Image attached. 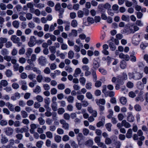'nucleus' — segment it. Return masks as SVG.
<instances>
[{
	"label": "nucleus",
	"instance_id": "nucleus-1",
	"mask_svg": "<svg viewBox=\"0 0 148 148\" xmlns=\"http://www.w3.org/2000/svg\"><path fill=\"white\" fill-rule=\"evenodd\" d=\"M128 75L129 79H132L135 80H139L143 77L142 74L138 72L129 73Z\"/></svg>",
	"mask_w": 148,
	"mask_h": 148
},
{
	"label": "nucleus",
	"instance_id": "nucleus-2",
	"mask_svg": "<svg viewBox=\"0 0 148 148\" xmlns=\"http://www.w3.org/2000/svg\"><path fill=\"white\" fill-rule=\"evenodd\" d=\"M140 35L138 34L134 35L132 38V43L134 45H138L140 41Z\"/></svg>",
	"mask_w": 148,
	"mask_h": 148
},
{
	"label": "nucleus",
	"instance_id": "nucleus-3",
	"mask_svg": "<svg viewBox=\"0 0 148 148\" xmlns=\"http://www.w3.org/2000/svg\"><path fill=\"white\" fill-rule=\"evenodd\" d=\"M91 72L89 71V70H88L85 71V76H89L92 73L93 78L95 81H96L97 79V76L96 71L92 69H91Z\"/></svg>",
	"mask_w": 148,
	"mask_h": 148
},
{
	"label": "nucleus",
	"instance_id": "nucleus-4",
	"mask_svg": "<svg viewBox=\"0 0 148 148\" xmlns=\"http://www.w3.org/2000/svg\"><path fill=\"white\" fill-rule=\"evenodd\" d=\"M36 43V38L34 36H31L30 38L29 41L28 43L29 46L30 47L34 46Z\"/></svg>",
	"mask_w": 148,
	"mask_h": 148
},
{
	"label": "nucleus",
	"instance_id": "nucleus-5",
	"mask_svg": "<svg viewBox=\"0 0 148 148\" xmlns=\"http://www.w3.org/2000/svg\"><path fill=\"white\" fill-rule=\"evenodd\" d=\"M39 64L41 66H45L46 64V59L45 57L40 56L38 59Z\"/></svg>",
	"mask_w": 148,
	"mask_h": 148
},
{
	"label": "nucleus",
	"instance_id": "nucleus-6",
	"mask_svg": "<svg viewBox=\"0 0 148 148\" xmlns=\"http://www.w3.org/2000/svg\"><path fill=\"white\" fill-rule=\"evenodd\" d=\"M4 132L8 136L12 135L13 132V129L10 127H7L4 129Z\"/></svg>",
	"mask_w": 148,
	"mask_h": 148
},
{
	"label": "nucleus",
	"instance_id": "nucleus-7",
	"mask_svg": "<svg viewBox=\"0 0 148 148\" xmlns=\"http://www.w3.org/2000/svg\"><path fill=\"white\" fill-rule=\"evenodd\" d=\"M60 123L62 125V127L66 130H68L69 128V125L64 120L62 119L60 121Z\"/></svg>",
	"mask_w": 148,
	"mask_h": 148
},
{
	"label": "nucleus",
	"instance_id": "nucleus-8",
	"mask_svg": "<svg viewBox=\"0 0 148 148\" xmlns=\"http://www.w3.org/2000/svg\"><path fill=\"white\" fill-rule=\"evenodd\" d=\"M143 94V92H140L138 94V96L135 98V101L136 102L140 101V102H143L144 100L142 95Z\"/></svg>",
	"mask_w": 148,
	"mask_h": 148
},
{
	"label": "nucleus",
	"instance_id": "nucleus-9",
	"mask_svg": "<svg viewBox=\"0 0 148 148\" xmlns=\"http://www.w3.org/2000/svg\"><path fill=\"white\" fill-rule=\"evenodd\" d=\"M96 103L98 106L104 105L106 103V101L104 99H96L95 100Z\"/></svg>",
	"mask_w": 148,
	"mask_h": 148
},
{
	"label": "nucleus",
	"instance_id": "nucleus-10",
	"mask_svg": "<svg viewBox=\"0 0 148 148\" xmlns=\"http://www.w3.org/2000/svg\"><path fill=\"white\" fill-rule=\"evenodd\" d=\"M11 40L14 43H16L20 41L19 38L17 37L15 35H13L12 36L11 38Z\"/></svg>",
	"mask_w": 148,
	"mask_h": 148
},
{
	"label": "nucleus",
	"instance_id": "nucleus-11",
	"mask_svg": "<svg viewBox=\"0 0 148 148\" xmlns=\"http://www.w3.org/2000/svg\"><path fill=\"white\" fill-rule=\"evenodd\" d=\"M119 57L120 58L123 59L127 61H128L130 59V57L128 55H125L123 53H121L119 54Z\"/></svg>",
	"mask_w": 148,
	"mask_h": 148
},
{
	"label": "nucleus",
	"instance_id": "nucleus-12",
	"mask_svg": "<svg viewBox=\"0 0 148 148\" xmlns=\"http://www.w3.org/2000/svg\"><path fill=\"white\" fill-rule=\"evenodd\" d=\"M15 130L17 133H22L27 131L26 128L24 127L21 128L18 127L16 128L15 129Z\"/></svg>",
	"mask_w": 148,
	"mask_h": 148
},
{
	"label": "nucleus",
	"instance_id": "nucleus-13",
	"mask_svg": "<svg viewBox=\"0 0 148 148\" xmlns=\"http://www.w3.org/2000/svg\"><path fill=\"white\" fill-rule=\"evenodd\" d=\"M82 72V71L79 68H76L75 71L74 73L73 74V76L74 77H77Z\"/></svg>",
	"mask_w": 148,
	"mask_h": 148
},
{
	"label": "nucleus",
	"instance_id": "nucleus-14",
	"mask_svg": "<svg viewBox=\"0 0 148 148\" xmlns=\"http://www.w3.org/2000/svg\"><path fill=\"white\" fill-rule=\"evenodd\" d=\"M137 134L139 136H140L139 138V140H144L145 137L144 136H143V132L141 130H139L138 131Z\"/></svg>",
	"mask_w": 148,
	"mask_h": 148
},
{
	"label": "nucleus",
	"instance_id": "nucleus-15",
	"mask_svg": "<svg viewBox=\"0 0 148 148\" xmlns=\"http://www.w3.org/2000/svg\"><path fill=\"white\" fill-rule=\"evenodd\" d=\"M121 125L122 126H124L126 128H129L131 126L130 124L129 123L127 122L125 120H123L122 121Z\"/></svg>",
	"mask_w": 148,
	"mask_h": 148
},
{
	"label": "nucleus",
	"instance_id": "nucleus-16",
	"mask_svg": "<svg viewBox=\"0 0 148 148\" xmlns=\"http://www.w3.org/2000/svg\"><path fill=\"white\" fill-rule=\"evenodd\" d=\"M93 144V141L92 139H89L86 141L84 143L85 145L88 147L91 146Z\"/></svg>",
	"mask_w": 148,
	"mask_h": 148
},
{
	"label": "nucleus",
	"instance_id": "nucleus-17",
	"mask_svg": "<svg viewBox=\"0 0 148 148\" xmlns=\"http://www.w3.org/2000/svg\"><path fill=\"white\" fill-rule=\"evenodd\" d=\"M20 94L18 92L15 93L14 95L11 97V99L13 100H16L17 99H19L20 98Z\"/></svg>",
	"mask_w": 148,
	"mask_h": 148
},
{
	"label": "nucleus",
	"instance_id": "nucleus-18",
	"mask_svg": "<svg viewBox=\"0 0 148 148\" xmlns=\"http://www.w3.org/2000/svg\"><path fill=\"white\" fill-rule=\"evenodd\" d=\"M132 131L131 129H129L126 134V137L128 138H130L132 137Z\"/></svg>",
	"mask_w": 148,
	"mask_h": 148
},
{
	"label": "nucleus",
	"instance_id": "nucleus-19",
	"mask_svg": "<svg viewBox=\"0 0 148 148\" xmlns=\"http://www.w3.org/2000/svg\"><path fill=\"white\" fill-rule=\"evenodd\" d=\"M70 143L71 146L73 148H78V145L73 140L70 141Z\"/></svg>",
	"mask_w": 148,
	"mask_h": 148
},
{
	"label": "nucleus",
	"instance_id": "nucleus-20",
	"mask_svg": "<svg viewBox=\"0 0 148 148\" xmlns=\"http://www.w3.org/2000/svg\"><path fill=\"white\" fill-rule=\"evenodd\" d=\"M6 106L10 111H14V106L12 104H11L9 102H8L6 103Z\"/></svg>",
	"mask_w": 148,
	"mask_h": 148
},
{
	"label": "nucleus",
	"instance_id": "nucleus-21",
	"mask_svg": "<svg viewBox=\"0 0 148 148\" xmlns=\"http://www.w3.org/2000/svg\"><path fill=\"white\" fill-rule=\"evenodd\" d=\"M31 129L30 130V132L33 134L35 132V130L37 128V126L36 124H32L30 125Z\"/></svg>",
	"mask_w": 148,
	"mask_h": 148
},
{
	"label": "nucleus",
	"instance_id": "nucleus-22",
	"mask_svg": "<svg viewBox=\"0 0 148 148\" xmlns=\"http://www.w3.org/2000/svg\"><path fill=\"white\" fill-rule=\"evenodd\" d=\"M127 64L125 61L123 60L120 62V66L122 69H125L127 67Z\"/></svg>",
	"mask_w": 148,
	"mask_h": 148
},
{
	"label": "nucleus",
	"instance_id": "nucleus-23",
	"mask_svg": "<svg viewBox=\"0 0 148 148\" xmlns=\"http://www.w3.org/2000/svg\"><path fill=\"white\" fill-rule=\"evenodd\" d=\"M58 104L57 103H52L51 107L52 110L54 111H56L58 110Z\"/></svg>",
	"mask_w": 148,
	"mask_h": 148
},
{
	"label": "nucleus",
	"instance_id": "nucleus-24",
	"mask_svg": "<svg viewBox=\"0 0 148 148\" xmlns=\"http://www.w3.org/2000/svg\"><path fill=\"white\" fill-rule=\"evenodd\" d=\"M8 141V139L5 136L1 137V142L2 144H4L7 143Z\"/></svg>",
	"mask_w": 148,
	"mask_h": 148
},
{
	"label": "nucleus",
	"instance_id": "nucleus-25",
	"mask_svg": "<svg viewBox=\"0 0 148 148\" xmlns=\"http://www.w3.org/2000/svg\"><path fill=\"white\" fill-rule=\"evenodd\" d=\"M74 97L72 95L69 96L67 98V100L69 103H73L74 101Z\"/></svg>",
	"mask_w": 148,
	"mask_h": 148
},
{
	"label": "nucleus",
	"instance_id": "nucleus-26",
	"mask_svg": "<svg viewBox=\"0 0 148 148\" xmlns=\"http://www.w3.org/2000/svg\"><path fill=\"white\" fill-rule=\"evenodd\" d=\"M78 22L75 19L72 20L71 23V25L73 27H76L78 26Z\"/></svg>",
	"mask_w": 148,
	"mask_h": 148
},
{
	"label": "nucleus",
	"instance_id": "nucleus-27",
	"mask_svg": "<svg viewBox=\"0 0 148 148\" xmlns=\"http://www.w3.org/2000/svg\"><path fill=\"white\" fill-rule=\"evenodd\" d=\"M65 23L66 24L65 26V30L66 31H69L70 29V23L68 21H65Z\"/></svg>",
	"mask_w": 148,
	"mask_h": 148
},
{
	"label": "nucleus",
	"instance_id": "nucleus-28",
	"mask_svg": "<svg viewBox=\"0 0 148 148\" xmlns=\"http://www.w3.org/2000/svg\"><path fill=\"white\" fill-rule=\"evenodd\" d=\"M134 52H133L130 55V60L133 62H135L136 61V58L134 56Z\"/></svg>",
	"mask_w": 148,
	"mask_h": 148
},
{
	"label": "nucleus",
	"instance_id": "nucleus-29",
	"mask_svg": "<svg viewBox=\"0 0 148 148\" xmlns=\"http://www.w3.org/2000/svg\"><path fill=\"white\" fill-rule=\"evenodd\" d=\"M134 120V118L133 115L131 114H130L127 118V120L129 122H132Z\"/></svg>",
	"mask_w": 148,
	"mask_h": 148
},
{
	"label": "nucleus",
	"instance_id": "nucleus-30",
	"mask_svg": "<svg viewBox=\"0 0 148 148\" xmlns=\"http://www.w3.org/2000/svg\"><path fill=\"white\" fill-rule=\"evenodd\" d=\"M121 19L123 21L126 22H129L130 20V17L128 16L123 15L121 17Z\"/></svg>",
	"mask_w": 148,
	"mask_h": 148
},
{
	"label": "nucleus",
	"instance_id": "nucleus-31",
	"mask_svg": "<svg viewBox=\"0 0 148 148\" xmlns=\"http://www.w3.org/2000/svg\"><path fill=\"white\" fill-rule=\"evenodd\" d=\"M41 91V88L39 86H37L33 90V92L36 94H39Z\"/></svg>",
	"mask_w": 148,
	"mask_h": 148
},
{
	"label": "nucleus",
	"instance_id": "nucleus-32",
	"mask_svg": "<svg viewBox=\"0 0 148 148\" xmlns=\"http://www.w3.org/2000/svg\"><path fill=\"white\" fill-rule=\"evenodd\" d=\"M44 144V142L42 140H39L37 142L36 146L38 148H41Z\"/></svg>",
	"mask_w": 148,
	"mask_h": 148
},
{
	"label": "nucleus",
	"instance_id": "nucleus-33",
	"mask_svg": "<svg viewBox=\"0 0 148 148\" xmlns=\"http://www.w3.org/2000/svg\"><path fill=\"white\" fill-rule=\"evenodd\" d=\"M74 56V53L73 51H70L68 53V57L69 59L73 58Z\"/></svg>",
	"mask_w": 148,
	"mask_h": 148
},
{
	"label": "nucleus",
	"instance_id": "nucleus-34",
	"mask_svg": "<svg viewBox=\"0 0 148 148\" xmlns=\"http://www.w3.org/2000/svg\"><path fill=\"white\" fill-rule=\"evenodd\" d=\"M36 100L39 102H42L43 100V98L42 96L40 95H37L36 97Z\"/></svg>",
	"mask_w": 148,
	"mask_h": 148
},
{
	"label": "nucleus",
	"instance_id": "nucleus-35",
	"mask_svg": "<svg viewBox=\"0 0 148 148\" xmlns=\"http://www.w3.org/2000/svg\"><path fill=\"white\" fill-rule=\"evenodd\" d=\"M62 137L61 136L58 135L55 136L54 140L55 141L58 143H60Z\"/></svg>",
	"mask_w": 148,
	"mask_h": 148
},
{
	"label": "nucleus",
	"instance_id": "nucleus-36",
	"mask_svg": "<svg viewBox=\"0 0 148 148\" xmlns=\"http://www.w3.org/2000/svg\"><path fill=\"white\" fill-rule=\"evenodd\" d=\"M112 126V125L110 123H108L105 125L106 128L109 132H111V127Z\"/></svg>",
	"mask_w": 148,
	"mask_h": 148
},
{
	"label": "nucleus",
	"instance_id": "nucleus-37",
	"mask_svg": "<svg viewBox=\"0 0 148 148\" xmlns=\"http://www.w3.org/2000/svg\"><path fill=\"white\" fill-rule=\"evenodd\" d=\"M120 101L122 104L125 105L127 102V99L125 97H122L120 98Z\"/></svg>",
	"mask_w": 148,
	"mask_h": 148
},
{
	"label": "nucleus",
	"instance_id": "nucleus-38",
	"mask_svg": "<svg viewBox=\"0 0 148 148\" xmlns=\"http://www.w3.org/2000/svg\"><path fill=\"white\" fill-rule=\"evenodd\" d=\"M58 11L59 13L58 15L59 18H63V14L64 12V10L63 9L61 8Z\"/></svg>",
	"mask_w": 148,
	"mask_h": 148
},
{
	"label": "nucleus",
	"instance_id": "nucleus-39",
	"mask_svg": "<svg viewBox=\"0 0 148 148\" xmlns=\"http://www.w3.org/2000/svg\"><path fill=\"white\" fill-rule=\"evenodd\" d=\"M65 69L66 71L69 73H72L73 71V69L69 65L66 66L65 68Z\"/></svg>",
	"mask_w": 148,
	"mask_h": 148
},
{
	"label": "nucleus",
	"instance_id": "nucleus-40",
	"mask_svg": "<svg viewBox=\"0 0 148 148\" xmlns=\"http://www.w3.org/2000/svg\"><path fill=\"white\" fill-rule=\"evenodd\" d=\"M89 130L86 128H84L82 129V133L85 136H87L89 134Z\"/></svg>",
	"mask_w": 148,
	"mask_h": 148
},
{
	"label": "nucleus",
	"instance_id": "nucleus-41",
	"mask_svg": "<svg viewBox=\"0 0 148 148\" xmlns=\"http://www.w3.org/2000/svg\"><path fill=\"white\" fill-rule=\"evenodd\" d=\"M148 46V43L143 42H141L140 45V48L143 49H145Z\"/></svg>",
	"mask_w": 148,
	"mask_h": 148
},
{
	"label": "nucleus",
	"instance_id": "nucleus-42",
	"mask_svg": "<svg viewBox=\"0 0 148 148\" xmlns=\"http://www.w3.org/2000/svg\"><path fill=\"white\" fill-rule=\"evenodd\" d=\"M49 50L52 54H55L56 52V48L53 46H50L49 47Z\"/></svg>",
	"mask_w": 148,
	"mask_h": 148
},
{
	"label": "nucleus",
	"instance_id": "nucleus-43",
	"mask_svg": "<svg viewBox=\"0 0 148 148\" xmlns=\"http://www.w3.org/2000/svg\"><path fill=\"white\" fill-rule=\"evenodd\" d=\"M114 145L116 148H120L121 145V143L119 140L115 141L114 143Z\"/></svg>",
	"mask_w": 148,
	"mask_h": 148
},
{
	"label": "nucleus",
	"instance_id": "nucleus-44",
	"mask_svg": "<svg viewBox=\"0 0 148 148\" xmlns=\"http://www.w3.org/2000/svg\"><path fill=\"white\" fill-rule=\"evenodd\" d=\"M79 81L81 84L83 86L85 85L86 82V79L84 77H80L79 79Z\"/></svg>",
	"mask_w": 148,
	"mask_h": 148
},
{
	"label": "nucleus",
	"instance_id": "nucleus-45",
	"mask_svg": "<svg viewBox=\"0 0 148 148\" xmlns=\"http://www.w3.org/2000/svg\"><path fill=\"white\" fill-rule=\"evenodd\" d=\"M33 52V50L32 48H29L27 50V51L26 53V55L27 56H30Z\"/></svg>",
	"mask_w": 148,
	"mask_h": 148
},
{
	"label": "nucleus",
	"instance_id": "nucleus-46",
	"mask_svg": "<svg viewBox=\"0 0 148 148\" xmlns=\"http://www.w3.org/2000/svg\"><path fill=\"white\" fill-rule=\"evenodd\" d=\"M21 114L22 117L23 118H25L28 117V114L25 111H21Z\"/></svg>",
	"mask_w": 148,
	"mask_h": 148
},
{
	"label": "nucleus",
	"instance_id": "nucleus-47",
	"mask_svg": "<svg viewBox=\"0 0 148 148\" xmlns=\"http://www.w3.org/2000/svg\"><path fill=\"white\" fill-rule=\"evenodd\" d=\"M38 121L40 125H43L45 123V121L41 117H39L38 118Z\"/></svg>",
	"mask_w": 148,
	"mask_h": 148
},
{
	"label": "nucleus",
	"instance_id": "nucleus-48",
	"mask_svg": "<svg viewBox=\"0 0 148 148\" xmlns=\"http://www.w3.org/2000/svg\"><path fill=\"white\" fill-rule=\"evenodd\" d=\"M12 25L14 27L18 28L19 27V23L18 21H15L12 22Z\"/></svg>",
	"mask_w": 148,
	"mask_h": 148
},
{
	"label": "nucleus",
	"instance_id": "nucleus-49",
	"mask_svg": "<svg viewBox=\"0 0 148 148\" xmlns=\"http://www.w3.org/2000/svg\"><path fill=\"white\" fill-rule=\"evenodd\" d=\"M5 74L6 76L8 77H11L12 75V71L10 70H7L5 71Z\"/></svg>",
	"mask_w": 148,
	"mask_h": 148
},
{
	"label": "nucleus",
	"instance_id": "nucleus-50",
	"mask_svg": "<svg viewBox=\"0 0 148 148\" xmlns=\"http://www.w3.org/2000/svg\"><path fill=\"white\" fill-rule=\"evenodd\" d=\"M1 54L3 56H5L8 54L9 53L8 51L6 49H3L1 51Z\"/></svg>",
	"mask_w": 148,
	"mask_h": 148
},
{
	"label": "nucleus",
	"instance_id": "nucleus-51",
	"mask_svg": "<svg viewBox=\"0 0 148 148\" xmlns=\"http://www.w3.org/2000/svg\"><path fill=\"white\" fill-rule=\"evenodd\" d=\"M48 57H49L50 60L52 61H54L56 58V56L54 54L51 53V55L48 56Z\"/></svg>",
	"mask_w": 148,
	"mask_h": 148
},
{
	"label": "nucleus",
	"instance_id": "nucleus-52",
	"mask_svg": "<svg viewBox=\"0 0 148 148\" xmlns=\"http://www.w3.org/2000/svg\"><path fill=\"white\" fill-rule=\"evenodd\" d=\"M105 142L106 144L108 145L111 144L112 140L110 138L108 137L105 138Z\"/></svg>",
	"mask_w": 148,
	"mask_h": 148
},
{
	"label": "nucleus",
	"instance_id": "nucleus-53",
	"mask_svg": "<svg viewBox=\"0 0 148 148\" xmlns=\"http://www.w3.org/2000/svg\"><path fill=\"white\" fill-rule=\"evenodd\" d=\"M92 65L93 68L95 69H97L99 66L98 62L96 61H95L93 62Z\"/></svg>",
	"mask_w": 148,
	"mask_h": 148
},
{
	"label": "nucleus",
	"instance_id": "nucleus-54",
	"mask_svg": "<svg viewBox=\"0 0 148 148\" xmlns=\"http://www.w3.org/2000/svg\"><path fill=\"white\" fill-rule=\"evenodd\" d=\"M32 70L33 71L36 72L37 73L40 74L41 73V71L38 68L36 67H32Z\"/></svg>",
	"mask_w": 148,
	"mask_h": 148
},
{
	"label": "nucleus",
	"instance_id": "nucleus-55",
	"mask_svg": "<svg viewBox=\"0 0 148 148\" xmlns=\"http://www.w3.org/2000/svg\"><path fill=\"white\" fill-rule=\"evenodd\" d=\"M114 95V92L113 91H108L106 95L107 96H108L110 97H113Z\"/></svg>",
	"mask_w": 148,
	"mask_h": 148
},
{
	"label": "nucleus",
	"instance_id": "nucleus-56",
	"mask_svg": "<svg viewBox=\"0 0 148 148\" xmlns=\"http://www.w3.org/2000/svg\"><path fill=\"white\" fill-rule=\"evenodd\" d=\"M8 124L7 121L5 120H2L0 121V125L2 126H6Z\"/></svg>",
	"mask_w": 148,
	"mask_h": 148
},
{
	"label": "nucleus",
	"instance_id": "nucleus-57",
	"mask_svg": "<svg viewBox=\"0 0 148 148\" xmlns=\"http://www.w3.org/2000/svg\"><path fill=\"white\" fill-rule=\"evenodd\" d=\"M20 77L23 79H26L27 77V74L24 72L21 73L20 75Z\"/></svg>",
	"mask_w": 148,
	"mask_h": 148
},
{
	"label": "nucleus",
	"instance_id": "nucleus-58",
	"mask_svg": "<svg viewBox=\"0 0 148 148\" xmlns=\"http://www.w3.org/2000/svg\"><path fill=\"white\" fill-rule=\"evenodd\" d=\"M47 137L49 138H53V135L52 133L48 131L46 132Z\"/></svg>",
	"mask_w": 148,
	"mask_h": 148
},
{
	"label": "nucleus",
	"instance_id": "nucleus-59",
	"mask_svg": "<svg viewBox=\"0 0 148 148\" xmlns=\"http://www.w3.org/2000/svg\"><path fill=\"white\" fill-rule=\"evenodd\" d=\"M0 82L3 87H5L8 84V82L5 80H2Z\"/></svg>",
	"mask_w": 148,
	"mask_h": 148
},
{
	"label": "nucleus",
	"instance_id": "nucleus-60",
	"mask_svg": "<svg viewBox=\"0 0 148 148\" xmlns=\"http://www.w3.org/2000/svg\"><path fill=\"white\" fill-rule=\"evenodd\" d=\"M127 86L129 88H132L134 86V84L131 82L129 81L126 84Z\"/></svg>",
	"mask_w": 148,
	"mask_h": 148
},
{
	"label": "nucleus",
	"instance_id": "nucleus-61",
	"mask_svg": "<svg viewBox=\"0 0 148 148\" xmlns=\"http://www.w3.org/2000/svg\"><path fill=\"white\" fill-rule=\"evenodd\" d=\"M43 72L45 73L49 74L50 73L51 70L49 67H47L44 70Z\"/></svg>",
	"mask_w": 148,
	"mask_h": 148
},
{
	"label": "nucleus",
	"instance_id": "nucleus-62",
	"mask_svg": "<svg viewBox=\"0 0 148 148\" xmlns=\"http://www.w3.org/2000/svg\"><path fill=\"white\" fill-rule=\"evenodd\" d=\"M26 17L27 20H30L32 18V14L30 13H27L26 14Z\"/></svg>",
	"mask_w": 148,
	"mask_h": 148
},
{
	"label": "nucleus",
	"instance_id": "nucleus-63",
	"mask_svg": "<svg viewBox=\"0 0 148 148\" xmlns=\"http://www.w3.org/2000/svg\"><path fill=\"white\" fill-rule=\"evenodd\" d=\"M98 145L100 147H102V148H107L106 145L102 142L100 141L97 143Z\"/></svg>",
	"mask_w": 148,
	"mask_h": 148
},
{
	"label": "nucleus",
	"instance_id": "nucleus-64",
	"mask_svg": "<svg viewBox=\"0 0 148 148\" xmlns=\"http://www.w3.org/2000/svg\"><path fill=\"white\" fill-rule=\"evenodd\" d=\"M31 29L29 28L26 29L24 31L25 34L26 35H29L32 33Z\"/></svg>",
	"mask_w": 148,
	"mask_h": 148
}]
</instances>
